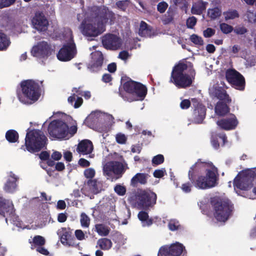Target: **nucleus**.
I'll return each mask as SVG.
<instances>
[{"label":"nucleus","mask_w":256,"mask_h":256,"mask_svg":"<svg viewBox=\"0 0 256 256\" xmlns=\"http://www.w3.org/2000/svg\"><path fill=\"white\" fill-rule=\"evenodd\" d=\"M33 242L35 245L42 246L45 244L46 240L44 237L40 236H36L33 238Z\"/></svg>","instance_id":"48"},{"label":"nucleus","mask_w":256,"mask_h":256,"mask_svg":"<svg viewBox=\"0 0 256 256\" xmlns=\"http://www.w3.org/2000/svg\"><path fill=\"white\" fill-rule=\"evenodd\" d=\"M218 138L222 140V146H224L227 142V137L224 133L212 134L211 136L210 142L212 145L216 150H218L220 148Z\"/></svg>","instance_id":"28"},{"label":"nucleus","mask_w":256,"mask_h":256,"mask_svg":"<svg viewBox=\"0 0 256 256\" xmlns=\"http://www.w3.org/2000/svg\"><path fill=\"white\" fill-rule=\"evenodd\" d=\"M164 158L162 154H158L152 158V164L153 166H157L164 162Z\"/></svg>","instance_id":"41"},{"label":"nucleus","mask_w":256,"mask_h":256,"mask_svg":"<svg viewBox=\"0 0 256 256\" xmlns=\"http://www.w3.org/2000/svg\"><path fill=\"white\" fill-rule=\"evenodd\" d=\"M104 46L107 50H116L122 46L121 39L117 36L108 34H106L102 40Z\"/></svg>","instance_id":"17"},{"label":"nucleus","mask_w":256,"mask_h":256,"mask_svg":"<svg viewBox=\"0 0 256 256\" xmlns=\"http://www.w3.org/2000/svg\"><path fill=\"white\" fill-rule=\"evenodd\" d=\"M50 135L54 138H63L68 135V126L64 122L56 120L52 121L48 126Z\"/></svg>","instance_id":"8"},{"label":"nucleus","mask_w":256,"mask_h":256,"mask_svg":"<svg viewBox=\"0 0 256 256\" xmlns=\"http://www.w3.org/2000/svg\"><path fill=\"white\" fill-rule=\"evenodd\" d=\"M75 236L76 238L79 240H82L84 239V234L81 230H76L75 231Z\"/></svg>","instance_id":"60"},{"label":"nucleus","mask_w":256,"mask_h":256,"mask_svg":"<svg viewBox=\"0 0 256 256\" xmlns=\"http://www.w3.org/2000/svg\"><path fill=\"white\" fill-rule=\"evenodd\" d=\"M192 101L193 109L192 113V122L196 124H202L206 116V108L196 98H192Z\"/></svg>","instance_id":"12"},{"label":"nucleus","mask_w":256,"mask_h":256,"mask_svg":"<svg viewBox=\"0 0 256 256\" xmlns=\"http://www.w3.org/2000/svg\"><path fill=\"white\" fill-rule=\"evenodd\" d=\"M102 207L104 210L113 212L115 208V204L114 200L112 198H106L105 202H103L102 204Z\"/></svg>","instance_id":"37"},{"label":"nucleus","mask_w":256,"mask_h":256,"mask_svg":"<svg viewBox=\"0 0 256 256\" xmlns=\"http://www.w3.org/2000/svg\"><path fill=\"white\" fill-rule=\"evenodd\" d=\"M58 234L60 238V242L62 244H68V242L72 238V232L70 228H62L61 231H59Z\"/></svg>","instance_id":"31"},{"label":"nucleus","mask_w":256,"mask_h":256,"mask_svg":"<svg viewBox=\"0 0 256 256\" xmlns=\"http://www.w3.org/2000/svg\"><path fill=\"white\" fill-rule=\"evenodd\" d=\"M104 62V57L100 52H96L92 60L88 63V68L91 72H97L101 69Z\"/></svg>","instance_id":"20"},{"label":"nucleus","mask_w":256,"mask_h":256,"mask_svg":"<svg viewBox=\"0 0 256 256\" xmlns=\"http://www.w3.org/2000/svg\"><path fill=\"white\" fill-rule=\"evenodd\" d=\"M94 146L92 142L88 140H84L80 141L76 148L78 153L84 154H90L92 152Z\"/></svg>","instance_id":"24"},{"label":"nucleus","mask_w":256,"mask_h":256,"mask_svg":"<svg viewBox=\"0 0 256 256\" xmlns=\"http://www.w3.org/2000/svg\"><path fill=\"white\" fill-rule=\"evenodd\" d=\"M228 103L224 102H218L215 106V112L219 116H224L230 112V108Z\"/></svg>","instance_id":"30"},{"label":"nucleus","mask_w":256,"mask_h":256,"mask_svg":"<svg viewBox=\"0 0 256 256\" xmlns=\"http://www.w3.org/2000/svg\"><path fill=\"white\" fill-rule=\"evenodd\" d=\"M214 94V96L222 102L228 104L232 102V100L226 90L221 87L216 88Z\"/></svg>","instance_id":"29"},{"label":"nucleus","mask_w":256,"mask_h":256,"mask_svg":"<svg viewBox=\"0 0 256 256\" xmlns=\"http://www.w3.org/2000/svg\"><path fill=\"white\" fill-rule=\"evenodd\" d=\"M210 204L218 221L224 222L232 215L234 206L228 199L214 196L211 198Z\"/></svg>","instance_id":"3"},{"label":"nucleus","mask_w":256,"mask_h":256,"mask_svg":"<svg viewBox=\"0 0 256 256\" xmlns=\"http://www.w3.org/2000/svg\"><path fill=\"white\" fill-rule=\"evenodd\" d=\"M216 124L220 128L229 130L235 129L238 124V121L234 114H230V116L224 118H222L218 120Z\"/></svg>","instance_id":"22"},{"label":"nucleus","mask_w":256,"mask_h":256,"mask_svg":"<svg viewBox=\"0 0 256 256\" xmlns=\"http://www.w3.org/2000/svg\"><path fill=\"white\" fill-rule=\"evenodd\" d=\"M168 7V4L166 2H162L158 4L157 10L160 13L162 14L164 12Z\"/></svg>","instance_id":"52"},{"label":"nucleus","mask_w":256,"mask_h":256,"mask_svg":"<svg viewBox=\"0 0 256 256\" xmlns=\"http://www.w3.org/2000/svg\"><path fill=\"white\" fill-rule=\"evenodd\" d=\"M75 44L72 42L64 45L57 54L58 60L62 62L71 60L74 56Z\"/></svg>","instance_id":"18"},{"label":"nucleus","mask_w":256,"mask_h":256,"mask_svg":"<svg viewBox=\"0 0 256 256\" xmlns=\"http://www.w3.org/2000/svg\"><path fill=\"white\" fill-rule=\"evenodd\" d=\"M206 162H202L198 160L194 164H193L190 168L188 172V179L193 178L200 175L202 172L206 170Z\"/></svg>","instance_id":"23"},{"label":"nucleus","mask_w":256,"mask_h":256,"mask_svg":"<svg viewBox=\"0 0 256 256\" xmlns=\"http://www.w3.org/2000/svg\"><path fill=\"white\" fill-rule=\"evenodd\" d=\"M96 232L100 236H106L110 233V228L104 224L95 225Z\"/></svg>","instance_id":"36"},{"label":"nucleus","mask_w":256,"mask_h":256,"mask_svg":"<svg viewBox=\"0 0 256 256\" xmlns=\"http://www.w3.org/2000/svg\"><path fill=\"white\" fill-rule=\"evenodd\" d=\"M114 192L120 196H124L126 193V188L120 184H116L114 188Z\"/></svg>","instance_id":"50"},{"label":"nucleus","mask_w":256,"mask_h":256,"mask_svg":"<svg viewBox=\"0 0 256 256\" xmlns=\"http://www.w3.org/2000/svg\"><path fill=\"white\" fill-rule=\"evenodd\" d=\"M168 226L170 230L174 231L178 230L180 227V225L178 221L176 220H171L168 222Z\"/></svg>","instance_id":"44"},{"label":"nucleus","mask_w":256,"mask_h":256,"mask_svg":"<svg viewBox=\"0 0 256 256\" xmlns=\"http://www.w3.org/2000/svg\"><path fill=\"white\" fill-rule=\"evenodd\" d=\"M166 174L165 168L156 170L153 172V176L156 178H162L164 175Z\"/></svg>","instance_id":"47"},{"label":"nucleus","mask_w":256,"mask_h":256,"mask_svg":"<svg viewBox=\"0 0 256 256\" xmlns=\"http://www.w3.org/2000/svg\"><path fill=\"white\" fill-rule=\"evenodd\" d=\"M190 41L196 45L202 46L204 44V40L201 36L196 34H192L190 36Z\"/></svg>","instance_id":"42"},{"label":"nucleus","mask_w":256,"mask_h":256,"mask_svg":"<svg viewBox=\"0 0 256 256\" xmlns=\"http://www.w3.org/2000/svg\"><path fill=\"white\" fill-rule=\"evenodd\" d=\"M80 224L84 228H88L90 224V218L84 212L82 213L80 219Z\"/></svg>","instance_id":"40"},{"label":"nucleus","mask_w":256,"mask_h":256,"mask_svg":"<svg viewBox=\"0 0 256 256\" xmlns=\"http://www.w3.org/2000/svg\"><path fill=\"white\" fill-rule=\"evenodd\" d=\"M97 245L102 250H108L112 246V242L110 239L107 238H102L97 242Z\"/></svg>","instance_id":"33"},{"label":"nucleus","mask_w":256,"mask_h":256,"mask_svg":"<svg viewBox=\"0 0 256 256\" xmlns=\"http://www.w3.org/2000/svg\"><path fill=\"white\" fill-rule=\"evenodd\" d=\"M116 6L122 11H126L128 6L129 1L128 0H119L116 4Z\"/></svg>","instance_id":"46"},{"label":"nucleus","mask_w":256,"mask_h":256,"mask_svg":"<svg viewBox=\"0 0 256 256\" xmlns=\"http://www.w3.org/2000/svg\"><path fill=\"white\" fill-rule=\"evenodd\" d=\"M128 169L127 163L124 160L122 162L112 161L107 163L104 168V172L107 176H110L111 172L116 175H118L120 177Z\"/></svg>","instance_id":"13"},{"label":"nucleus","mask_w":256,"mask_h":256,"mask_svg":"<svg viewBox=\"0 0 256 256\" xmlns=\"http://www.w3.org/2000/svg\"><path fill=\"white\" fill-rule=\"evenodd\" d=\"M220 28L222 32L225 34L230 33L234 30V28L230 25L226 23H222L220 25Z\"/></svg>","instance_id":"43"},{"label":"nucleus","mask_w":256,"mask_h":256,"mask_svg":"<svg viewBox=\"0 0 256 256\" xmlns=\"http://www.w3.org/2000/svg\"><path fill=\"white\" fill-rule=\"evenodd\" d=\"M197 22V19L196 17L192 16L188 18L186 22V26L188 28H193Z\"/></svg>","instance_id":"51"},{"label":"nucleus","mask_w":256,"mask_h":256,"mask_svg":"<svg viewBox=\"0 0 256 256\" xmlns=\"http://www.w3.org/2000/svg\"><path fill=\"white\" fill-rule=\"evenodd\" d=\"M68 218V215L67 214L64 212H62L58 214V221L59 222H65Z\"/></svg>","instance_id":"61"},{"label":"nucleus","mask_w":256,"mask_h":256,"mask_svg":"<svg viewBox=\"0 0 256 256\" xmlns=\"http://www.w3.org/2000/svg\"><path fill=\"white\" fill-rule=\"evenodd\" d=\"M215 30L212 28H208L203 32V35L205 38H210L215 34Z\"/></svg>","instance_id":"56"},{"label":"nucleus","mask_w":256,"mask_h":256,"mask_svg":"<svg viewBox=\"0 0 256 256\" xmlns=\"http://www.w3.org/2000/svg\"><path fill=\"white\" fill-rule=\"evenodd\" d=\"M129 56L130 55L128 51L123 50L120 52L118 58L122 60H126L128 58Z\"/></svg>","instance_id":"63"},{"label":"nucleus","mask_w":256,"mask_h":256,"mask_svg":"<svg viewBox=\"0 0 256 256\" xmlns=\"http://www.w3.org/2000/svg\"><path fill=\"white\" fill-rule=\"evenodd\" d=\"M48 138L44 132L39 130H32L28 132L25 138L24 146H22L21 148L34 153L38 152L46 147Z\"/></svg>","instance_id":"4"},{"label":"nucleus","mask_w":256,"mask_h":256,"mask_svg":"<svg viewBox=\"0 0 256 256\" xmlns=\"http://www.w3.org/2000/svg\"><path fill=\"white\" fill-rule=\"evenodd\" d=\"M34 27L40 32H45L47 30L48 22L42 12H36L32 20Z\"/></svg>","instance_id":"19"},{"label":"nucleus","mask_w":256,"mask_h":256,"mask_svg":"<svg viewBox=\"0 0 256 256\" xmlns=\"http://www.w3.org/2000/svg\"><path fill=\"white\" fill-rule=\"evenodd\" d=\"M62 156V154L58 151H54L51 155L52 159L54 160H59Z\"/></svg>","instance_id":"64"},{"label":"nucleus","mask_w":256,"mask_h":256,"mask_svg":"<svg viewBox=\"0 0 256 256\" xmlns=\"http://www.w3.org/2000/svg\"><path fill=\"white\" fill-rule=\"evenodd\" d=\"M208 3L202 0H198L193 3L191 13L193 14L200 15L206 11Z\"/></svg>","instance_id":"26"},{"label":"nucleus","mask_w":256,"mask_h":256,"mask_svg":"<svg viewBox=\"0 0 256 256\" xmlns=\"http://www.w3.org/2000/svg\"><path fill=\"white\" fill-rule=\"evenodd\" d=\"M184 249V246L178 242L172 244L170 246L166 245L160 247L158 256H180Z\"/></svg>","instance_id":"15"},{"label":"nucleus","mask_w":256,"mask_h":256,"mask_svg":"<svg viewBox=\"0 0 256 256\" xmlns=\"http://www.w3.org/2000/svg\"><path fill=\"white\" fill-rule=\"evenodd\" d=\"M54 49L50 44L46 42L42 41L33 46L31 54L32 56L36 58H45L51 55Z\"/></svg>","instance_id":"14"},{"label":"nucleus","mask_w":256,"mask_h":256,"mask_svg":"<svg viewBox=\"0 0 256 256\" xmlns=\"http://www.w3.org/2000/svg\"><path fill=\"white\" fill-rule=\"evenodd\" d=\"M188 68H190V75L194 76L195 70L193 68L192 64L190 62L186 63L180 62L174 66L171 73L170 82L178 88H186L192 84V78L188 74L184 73V71Z\"/></svg>","instance_id":"2"},{"label":"nucleus","mask_w":256,"mask_h":256,"mask_svg":"<svg viewBox=\"0 0 256 256\" xmlns=\"http://www.w3.org/2000/svg\"><path fill=\"white\" fill-rule=\"evenodd\" d=\"M131 199L134 206L142 210L138 214V218L142 222H144V190L138 189Z\"/></svg>","instance_id":"16"},{"label":"nucleus","mask_w":256,"mask_h":256,"mask_svg":"<svg viewBox=\"0 0 256 256\" xmlns=\"http://www.w3.org/2000/svg\"><path fill=\"white\" fill-rule=\"evenodd\" d=\"M188 0H172L173 3L176 6H178L180 7H187L188 6Z\"/></svg>","instance_id":"55"},{"label":"nucleus","mask_w":256,"mask_h":256,"mask_svg":"<svg viewBox=\"0 0 256 256\" xmlns=\"http://www.w3.org/2000/svg\"><path fill=\"white\" fill-rule=\"evenodd\" d=\"M226 78L231 86L239 90H244L246 82L244 76L234 69H228L226 72Z\"/></svg>","instance_id":"10"},{"label":"nucleus","mask_w":256,"mask_h":256,"mask_svg":"<svg viewBox=\"0 0 256 256\" xmlns=\"http://www.w3.org/2000/svg\"><path fill=\"white\" fill-rule=\"evenodd\" d=\"M116 140L118 144H124L126 143L127 138L124 134L120 132L116 134Z\"/></svg>","instance_id":"45"},{"label":"nucleus","mask_w":256,"mask_h":256,"mask_svg":"<svg viewBox=\"0 0 256 256\" xmlns=\"http://www.w3.org/2000/svg\"><path fill=\"white\" fill-rule=\"evenodd\" d=\"M234 30L237 34H244L248 31L247 29L244 26L236 27Z\"/></svg>","instance_id":"59"},{"label":"nucleus","mask_w":256,"mask_h":256,"mask_svg":"<svg viewBox=\"0 0 256 256\" xmlns=\"http://www.w3.org/2000/svg\"><path fill=\"white\" fill-rule=\"evenodd\" d=\"M18 177L12 172L8 173V178L4 186V190L8 193H14L18 187L17 182Z\"/></svg>","instance_id":"21"},{"label":"nucleus","mask_w":256,"mask_h":256,"mask_svg":"<svg viewBox=\"0 0 256 256\" xmlns=\"http://www.w3.org/2000/svg\"><path fill=\"white\" fill-rule=\"evenodd\" d=\"M13 204L11 201L0 197V214L5 216V214H10L12 212Z\"/></svg>","instance_id":"25"},{"label":"nucleus","mask_w":256,"mask_h":256,"mask_svg":"<svg viewBox=\"0 0 256 256\" xmlns=\"http://www.w3.org/2000/svg\"><path fill=\"white\" fill-rule=\"evenodd\" d=\"M78 164L82 168H87L90 166V162L88 160L84 158H80L78 162Z\"/></svg>","instance_id":"58"},{"label":"nucleus","mask_w":256,"mask_h":256,"mask_svg":"<svg viewBox=\"0 0 256 256\" xmlns=\"http://www.w3.org/2000/svg\"><path fill=\"white\" fill-rule=\"evenodd\" d=\"M22 92H17V96L19 100L24 103H27L28 100L35 102L38 100L40 96V87L39 83L32 80H22L20 82Z\"/></svg>","instance_id":"5"},{"label":"nucleus","mask_w":256,"mask_h":256,"mask_svg":"<svg viewBox=\"0 0 256 256\" xmlns=\"http://www.w3.org/2000/svg\"><path fill=\"white\" fill-rule=\"evenodd\" d=\"M84 174L86 178L93 180L92 178L95 176L96 172L92 168H88L84 170Z\"/></svg>","instance_id":"49"},{"label":"nucleus","mask_w":256,"mask_h":256,"mask_svg":"<svg viewBox=\"0 0 256 256\" xmlns=\"http://www.w3.org/2000/svg\"><path fill=\"white\" fill-rule=\"evenodd\" d=\"M50 156V153L46 151H42L39 154V158L42 160H46Z\"/></svg>","instance_id":"62"},{"label":"nucleus","mask_w":256,"mask_h":256,"mask_svg":"<svg viewBox=\"0 0 256 256\" xmlns=\"http://www.w3.org/2000/svg\"><path fill=\"white\" fill-rule=\"evenodd\" d=\"M123 88L126 92L132 94L133 100L144 99V85L142 84L130 79L124 84Z\"/></svg>","instance_id":"9"},{"label":"nucleus","mask_w":256,"mask_h":256,"mask_svg":"<svg viewBox=\"0 0 256 256\" xmlns=\"http://www.w3.org/2000/svg\"><path fill=\"white\" fill-rule=\"evenodd\" d=\"M16 0H0V8L8 7L14 3Z\"/></svg>","instance_id":"53"},{"label":"nucleus","mask_w":256,"mask_h":256,"mask_svg":"<svg viewBox=\"0 0 256 256\" xmlns=\"http://www.w3.org/2000/svg\"><path fill=\"white\" fill-rule=\"evenodd\" d=\"M157 196L150 189L145 190V210L149 207H152L156 204Z\"/></svg>","instance_id":"27"},{"label":"nucleus","mask_w":256,"mask_h":256,"mask_svg":"<svg viewBox=\"0 0 256 256\" xmlns=\"http://www.w3.org/2000/svg\"><path fill=\"white\" fill-rule=\"evenodd\" d=\"M224 19L226 21L229 20H234L238 18L240 16L238 12L236 10H229L223 13Z\"/></svg>","instance_id":"39"},{"label":"nucleus","mask_w":256,"mask_h":256,"mask_svg":"<svg viewBox=\"0 0 256 256\" xmlns=\"http://www.w3.org/2000/svg\"><path fill=\"white\" fill-rule=\"evenodd\" d=\"M191 105L190 102L189 100L185 99L182 100L180 104V107L182 109H188Z\"/></svg>","instance_id":"57"},{"label":"nucleus","mask_w":256,"mask_h":256,"mask_svg":"<svg viewBox=\"0 0 256 256\" xmlns=\"http://www.w3.org/2000/svg\"><path fill=\"white\" fill-rule=\"evenodd\" d=\"M115 19L114 12L106 6H93L80 24L82 32L86 36H98L106 30V24H114Z\"/></svg>","instance_id":"1"},{"label":"nucleus","mask_w":256,"mask_h":256,"mask_svg":"<svg viewBox=\"0 0 256 256\" xmlns=\"http://www.w3.org/2000/svg\"><path fill=\"white\" fill-rule=\"evenodd\" d=\"M10 44V38L7 36L0 32V50H4L7 49Z\"/></svg>","instance_id":"34"},{"label":"nucleus","mask_w":256,"mask_h":256,"mask_svg":"<svg viewBox=\"0 0 256 256\" xmlns=\"http://www.w3.org/2000/svg\"><path fill=\"white\" fill-rule=\"evenodd\" d=\"M144 184V173H138L132 178L130 186L133 188H137L140 184Z\"/></svg>","instance_id":"32"},{"label":"nucleus","mask_w":256,"mask_h":256,"mask_svg":"<svg viewBox=\"0 0 256 256\" xmlns=\"http://www.w3.org/2000/svg\"><path fill=\"white\" fill-rule=\"evenodd\" d=\"M103 184L97 179L88 180L85 186L81 189V192L90 199L94 198V195L97 194L102 190Z\"/></svg>","instance_id":"11"},{"label":"nucleus","mask_w":256,"mask_h":256,"mask_svg":"<svg viewBox=\"0 0 256 256\" xmlns=\"http://www.w3.org/2000/svg\"><path fill=\"white\" fill-rule=\"evenodd\" d=\"M218 173L216 168L214 166L212 170H206V176L200 175L190 179L192 185L196 188L202 190L210 188L218 184Z\"/></svg>","instance_id":"6"},{"label":"nucleus","mask_w":256,"mask_h":256,"mask_svg":"<svg viewBox=\"0 0 256 256\" xmlns=\"http://www.w3.org/2000/svg\"><path fill=\"white\" fill-rule=\"evenodd\" d=\"M192 182H186L182 185L181 188L186 193L190 192L192 190Z\"/></svg>","instance_id":"54"},{"label":"nucleus","mask_w":256,"mask_h":256,"mask_svg":"<svg viewBox=\"0 0 256 256\" xmlns=\"http://www.w3.org/2000/svg\"><path fill=\"white\" fill-rule=\"evenodd\" d=\"M222 14V10L218 7L209 8L208 10V15L212 20H215Z\"/></svg>","instance_id":"38"},{"label":"nucleus","mask_w":256,"mask_h":256,"mask_svg":"<svg viewBox=\"0 0 256 256\" xmlns=\"http://www.w3.org/2000/svg\"><path fill=\"white\" fill-rule=\"evenodd\" d=\"M18 132L14 130H8L6 134V140L11 143L16 142L18 139Z\"/></svg>","instance_id":"35"},{"label":"nucleus","mask_w":256,"mask_h":256,"mask_svg":"<svg viewBox=\"0 0 256 256\" xmlns=\"http://www.w3.org/2000/svg\"><path fill=\"white\" fill-rule=\"evenodd\" d=\"M256 178V167L242 170L234 180V186L238 189L248 190L253 186V182ZM256 194V188L253 189Z\"/></svg>","instance_id":"7"}]
</instances>
